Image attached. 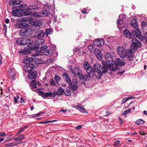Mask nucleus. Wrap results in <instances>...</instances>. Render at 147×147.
<instances>
[{"label":"nucleus","instance_id":"f8f14e48","mask_svg":"<svg viewBox=\"0 0 147 147\" xmlns=\"http://www.w3.org/2000/svg\"><path fill=\"white\" fill-rule=\"evenodd\" d=\"M141 47V44L139 40L136 38L132 40V44L131 45V49L132 50H136L137 49Z\"/></svg>","mask_w":147,"mask_h":147},{"label":"nucleus","instance_id":"cd10ccee","mask_svg":"<svg viewBox=\"0 0 147 147\" xmlns=\"http://www.w3.org/2000/svg\"><path fill=\"white\" fill-rule=\"evenodd\" d=\"M68 87L72 91H74L76 90L77 88V86L76 85L74 84H72V83L71 84H70L69 85H68Z\"/></svg>","mask_w":147,"mask_h":147},{"label":"nucleus","instance_id":"69168bd1","mask_svg":"<svg viewBox=\"0 0 147 147\" xmlns=\"http://www.w3.org/2000/svg\"><path fill=\"white\" fill-rule=\"evenodd\" d=\"M13 140L16 141H20L19 138V136L17 137L13 138Z\"/></svg>","mask_w":147,"mask_h":147},{"label":"nucleus","instance_id":"dca6fc26","mask_svg":"<svg viewBox=\"0 0 147 147\" xmlns=\"http://www.w3.org/2000/svg\"><path fill=\"white\" fill-rule=\"evenodd\" d=\"M45 32L42 30H40L36 32L34 34V37L36 38H40L44 36Z\"/></svg>","mask_w":147,"mask_h":147},{"label":"nucleus","instance_id":"3c124183","mask_svg":"<svg viewBox=\"0 0 147 147\" xmlns=\"http://www.w3.org/2000/svg\"><path fill=\"white\" fill-rule=\"evenodd\" d=\"M24 136L23 134H22L19 136V138L20 141H21L24 139Z\"/></svg>","mask_w":147,"mask_h":147},{"label":"nucleus","instance_id":"f03ea898","mask_svg":"<svg viewBox=\"0 0 147 147\" xmlns=\"http://www.w3.org/2000/svg\"><path fill=\"white\" fill-rule=\"evenodd\" d=\"M130 24L134 28V29L131 31L133 35L134 36H135L139 39H142V35L138 27L136 20L135 19L133 20L131 22Z\"/></svg>","mask_w":147,"mask_h":147},{"label":"nucleus","instance_id":"412c9836","mask_svg":"<svg viewBox=\"0 0 147 147\" xmlns=\"http://www.w3.org/2000/svg\"><path fill=\"white\" fill-rule=\"evenodd\" d=\"M94 53L98 59L101 60L102 59V55L100 50L98 49H95Z\"/></svg>","mask_w":147,"mask_h":147},{"label":"nucleus","instance_id":"f704fd0d","mask_svg":"<svg viewBox=\"0 0 147 147\" xmlns=\"http://www.w3.org/2000/svg\"><path fill=\"white\" fill-rule=\"evenodd\" d=\"M81 112L83 113L87 114V111L86 110L84 107H80L78 110Z\"/></svg>","mask_w":147,"mask_h":147},{"label":"nucleus","instance_id":"5fc2aeb1","mask_svg":"<svg viewBox=\"0 0 147 147\" xmlns=\"http://www.w3.org/2000/svg\"><path fill=\"white\" fill-rule=\"evenodd\" d=\"M93 45H89L88 47V49H90V51H92L93 49Z\"/></svg>","mask_w":147,"mask_h":147},{"label":"nucleus","instance_id":"a18cd8bd","mask_svg":"<svg viewBox=\"0 0 147 147\" xmlns=\"http://www.w3.org/2000/svg\"><path fill=\"white\" fill-rule=\"evenodd\" d=\"M39 14H40V12L38 13H32V16L34 17H41V16H40V15Z\"/></svg>","mask_w":147,"mask_h":147},{"label":"nucleus","instance_id":"13d9d810","mask_svg":"<svg viewBox=\"0 0 147 147\" xmlns=\"http://www.w3.org/2000/svg\"><path fill=\"white\" fill-rule=\"evenodd\" d=\"M82 125H78L76 127V129L77 130H79L82 128Z\"/></svg>","mask_w":147,"mask_h":147},{"label":"nucleus","instance_id":"338daca9","mask_svg":"<svg viewBox=\"0 0 147 147\" xmlns=\"http://www.w3.org/2000/svg\"><path fill=\"white\" fill-rule=\"evenodd\" d=\"M124 72V71H119L118 72V74L120 75H122L123 74Z\"/></svg>","mask_w":147,"mask_h":147},{"label":"nucleus","instance_id":"ea45409f","mask_svg":"<svg viewBox=\"0 0 147 147\" xmlns=\"http://www.w3.org/2000/svg\"><path fill=\"white\" fill-rule=\"evenodd\" d=\"M27 127V126H26L21 128L17 133V134H20L24 131V130Z\"/></svg>","mask_w":147,"mask_h":147},{"label":"nucleus","instance_id":"393cba45","mask_svg":"<svg viewBox=\"0 0 147 147\" xmlns=\"http://www.w3.org/2000/svg\"><path fill=\"white\" fill-rule=\"evenodd\" d=\"M15 26L17 28H22L23 27H24L25 26L24 23H20L16 24Z\"/></svg>","mask_w":147,"mask_h":147},{"label":"nucleus","instance_id":"79ce46f5","mask_svg":"<svg viewBox=\"0 0 147 147\" xmlns=\"http://www.w3.org/2000/svg\"><path fill=\"white\" fill-rule=\"evenodd\" d=\"M71 94V92L70 88H69V89L66 90L65 92V95H66L67 96H69Z\"/></svg>","mask_w":147,"mask_h":147},{"label":"nucleus","instance_id":"f257e3e1","mask_svg":"<svg viewBox=\"0 0 147 147\" xmlns=\"http://www.w3.org/2000/svg\"><path fill=\"white\" fill-rule=\"evenodd\" d=\"M102 66L101 64L98 63L94 64L93 66V67L95 69L96 72L99 75V79L101 78L103 74L106 73L108 71V66L105 61H102Z\"/></svg>","mask_w":147,"mask_h":147},{"label":"nucleus","instance_id":"4c0bfd02","mask_svg":"<svg viewBox=\"0 0 147 147\" xmlns=\"http://www.w3.org/2000/svg\"><path fill=\"white\" fill-rule=\"evenodd\" d=\"M51 32V29L50 28L46 29L45 30V34H46L47 36H48L49 35H50Z\"/></svg>","mask_w":147,"mask_h":147},{"label":"nucleus","instance_id":"ddd939ff","mask_svg":"<svg viewBox=\"0 0 147 147\" xmlns=\"http://www.w3.org/2000/svg\"><path fill=\"white\" fill-rule=\"evenodd\" d=\"M25 7H24L23 6H22L21 7V15L24 16H28L32 14V11H30L28 9V8L26 9H25Z\"/></svg>","mask_w":147,"mask_h":147},{"label":"nucleus","instance_id":"6e6552de","mask_svg":"<svg viewBox=\"0 0 147 147\" xmlns=\"http://www.w3.org/2000/svg\"><path fill=\"white\" fill-rule=\"evenodd\" d=\"M35 46L34 44L32 43V44L28 45L27 47L25 48L24 50L20 51L19 53L23 55L30 54L31 53V50L35 49Z\"/></svg>","mask_w":147,"mask_h":147},{"label":"nucleus","instance_id":"2eb2a0df","mask_svg":"<svg viewBox=\"0 0 147 147\" xmlns=\"http://www.w3.org/2000/svg\"><path fill=\"white\" fill-rule=\"evenodd\" d=\"M34 44L35 45V48L34 49L35 51L36 50V51L38 52H42L43 51H45V50L47 49L48 47L47 45H44L43 46L40 47L39 46L37 45H36V43L35 42H33Z\"/></svg>","mask_w":147,"mask_h":147},{"label":"nucleus","instance_id":"1a4fd4ad","mask_svg":"<svg viewBox=\"0 0 147 147\" xmlns=\"http://www.w3.org/2000/svg\"><path fill=\"white\" fill-rule=\"evenodd\" d=\"M114 63L112 65H111V67H110L109 69H110L112 71H115L117 69L118 65L123 66L125 64V63L123 62L119 58H117L115 59Z\"/></svg>","mask_w":147,"mask_h":147},{"label":"nucleus","instance_id":"7c9ffc66","mask_svg":"<svg viewBox=\"0 0 147 147\" xmlns=\"http://www.w3.org/2000/svg\"><path fill=\"white\" fill-rule=\"evenodd\" d=\"M127 58L129 61H131L133 60L134 57L133 56L132 52L131 51V53H129L128 55H127Z\"/></svg>","mask_w":147,"mask_h":147},{"label":"nucleus","instance_id":"58836bf2","mask_svg":"<svg viewBox=\"0 0 147 147\" xmlns=\"http://www.w3.org/2000/svg\"><path fill=\"white\" fill-rule=\"evenodd\" d=\"M35 61V63L36 64H40L42 63L41 59H39L37 58H36Z\"/></svg>","mask_w":147,"mask_h":147},{"label":"nucleus","instance_id":"8fccbe9b","mask_svg":"<svg viewBox=\"0 0 147 147\" xmlns=\"http://www.w3.org/2000/svg\"><path fill=\"white\" fill-rule=\"evenodd\" d=\"M38 93L40 96H41L43 98L44 97V92L39 90L38 91Z\"/></svg>","mask_w":147,"mask_h":147},{"label":"nucleus","instance_id":"603ef678","mask_svg":"<svg viewBox=\"0 0 147 147\" xmlns=\"http://www.w3.org/2000/svg\"><path fill=\"white\" fill-rule=\"evenodd\" d=\"M18 144V143L16 144L14 143H10L8 144V146L12 147L17 145Z\"/></svg>","mask_w":147,"mask_h":147},{"label":"nucleus","instance_id":"a211bd4d","mask_svg":"<svg viewBox=\"0 0 147 147\" xmlns=\"http://www.w3.org/2000/svg\"><path fill=\"white\" fill-rule=\"evenodd\" d=\"M123 33L126 37L129 39H131L132 36L134 37L136 36H133L132 34H131L128 29H126L123 31Z\"/></svg>","mask_w":147,"mask_h":147},{"label":"nucleus","instance_id":"774afa93","mask_svg":"<svg viewBox=\"0 0 147 147\" xmlns=\"http://www.w3.org/2000/svg\"><path fill=\"white\" fill-rule=\"evenodd\" d=\"M73 107L75 108L76 109L79 110L80 106H79L74 105L73 106Z\"/></svg>","mask_w":147,"mask_h":147},{"label":"nucleus","instance_id":"e433bc0d","mask_svg":"<svg viewBox=\"0 0 147 147\" xmlns=\"http://www.w3.org/2000/svg\"><path fill=\"white\" fill-rule=\"evenodd\" d=\"M15 76V73L13 71H11V72H9L8 74V76L10 78H13Z\"/></svg>","mask_w":147,"mask_h":147},{"label":"nucleus","instance_id":"e2e57ef3","mask_svg":"<svg viewBox=\"0 0 147 147\" xmlns=\"http://www.w3.org/2000/svg\"><path fill=\"white\" fill-rule=\"evenodd\" d=\"M4 29H3V30L5 31V32L7 31V26L5 24H4L3 25Z\"/></svg>","mask_w":147,"mask_h":147},{"label":"nucleus","instance_id":"09e8293b","mask_svg":"<svg viewBox=\"0 0 147 147\" xmlns=\"http://www.w3.org/2000/svg\"><path fill=\"white\" fill-rule=\"evenodd\" d=\"M49 83L51 85H52V86H57L56 85V82H55L52 79H51L49 81Z\"/></svg>","mask_w":147,"mask_h":147},{"label":"nucleus","instance_id":"4d7b16f0","mask_svg":"<svg viewBox=\"0 0 147 147\" xmlns=\"http://www.w3.org/2000/svg\"><path fill=\"white\" fill-rule=\"evenodd\" d=\"M123 23V21L122 20H119L117 22V24L120 25H121Z\"/></svg>","mask_w":147,"mask_h":147},{"label":"nucleus","instance_id":"4468645a","mask_svg":"<svg viewBox=\"0 0 147 147\" xmlns=\"http://www.w3.org/2000/svg\"><path fill=\"white\" fill-rule=\"evenodd\" d=\"M77 76L80 80L84 81V82L86 81L88 79L89 77L87 74L84 75L82 71H81V73L79 74Z\"/></svg>","mask_w":147,"mask_h":147},{"label":"nucleus","instance_id":"20e7f679","mask_svg":"<svg viewBox=\"0 0 147 147\" xmlns=\"http://www.w3.org/2000/svg\"><path fill=\"white\" fill-rule=\"evenodd\" d=\"M32 33V30L27 26L21 28L19 32V35L20 36L25 38L30 36Z\"/></svg>","mask_w":147,"mask_h":147},{"label":"nucleus","instance_id":"49530a36","mask_svg":"<svg viewBox=\"0 0 147 147\" xmlns=\"http://www.w3.org/2000/svg\"><path fill=\"white\" fill-rule=\"evenodd\" d=\"M53 93L51 92H46L44 94V97H47L49 96H51L52 95Z\"/></svg>","mask_w":147,"mask_h":147},{"label":"nucleus","instance_id":"680f3d73","mask_svg":"<svg viewBox=\"0 0 147 147\" xmlns=\"http://www.w3.org/2000/svg\"><path fill=\"white\" fill-rule=\"evenodd\" d=\"M119 123H120V125H121L122 123H123V121L122 120V119L119 117Z\"/></svg>","mask_w":147,"mask_h":147},{"label":"nucleus","instance_id":"5701e85b","mask_svg":"<svg viewBox=\"0 0 147 147\" xmlns=\"http://www.w3.org/2000/svg\"><path fill=\"white\" fill-rule=\"evenodd\" d=\"M40 16L41 17H45L49 15L50 14V12L48 10H45L40 12Z\"/></svg>","mask_w":147,"mask_h":147},{"label":"nucleus","instance_id":"4be33fe9","mask_svg":"<svg viewBox=\"0 0 147 147\" xmlns=\"http://www.w3.org/2000/svg\"><path fill=\"white\" fill-rule=\"evenodd\" d=\"M54 50L53 51L49 50H47L44 51L43 53L45 55L51 57L54 54Z\"/></svg>","mask_w":147,"mask_h":147},{"label":"nucleus","instance_id":"39448f33","mask_svg":"<svg viewBox=\"0 0 147 147\" xmlns=\"http://www.w3.org/2000/svg\"><path fill=\"white\" fill-rule=\"evenodd\" d=\"M83 67L88 75L90 77H93L95 75V72L91 67L89 63L87 61L85 62L83 64Z\"/></svg>","mask_w":147,"mask_h":147},{"label":"nucleus","instance_id":"423d86ee","mask_svg":"<svg viewBox=\"0 0 147 147\" xmlns=\"http://www.w3.org/2000/svg\"><path fill=\"white\" fill-rule=\"evenodd\" d=\"M117 52L120 57L124 58L128 55V54L131 53V50L129 49L126 50L123 47L119 46L117 49Z\"/></svg>","mask_w":147,"mask_h":147},{"label":"nucleus","instance_id":"7ed1b4c3","mask_svg":"<svg viewBox=\"0 0 147 147\" xmlns=\"http://www.w3.org/2000/svg\"><path fill=\"white\" fill-rule=\"evenodd\" d=\"M24 62L26 63L24 67V69L25 71L29 72L34 68V62L32 58L28 57L25 58Z\"/></svg>","mask_w":147,"mask_h":147},{"label":"nucleus","instance_id":"473e14b6","mask_svg":"<svg viewBox=\"0 0 147 147\" xmlns=\"http://www.w3.org/2000/svg\"><path fill=\"white\" fill-rule=\"evenodd\" d=\"M144 121L141 119H138L136 121V123L138 125H142L144 123Z\"/></svg>","mask_w":147,"mask_h":147},{"label":"nucleus","instance_id":"6e6d98bb","mask_svg":"<svg viewBox=\"0 0 147 147\" xmlns=\"http://www.w3.org/2000/svg\"><path fill=\"white\" fill-rule=\"evenodd\" d=\"M127 99V98H124L122 101L121 103L122 104H123L125 102H126L127 100H128Z\"/></svg>","mask_w":147,"mask_h":147},{"label":"nucleus","instance_id":"9b49d317","mask_svg":"<svg viewBox=\"0 0 147 147\" xmlns=\"http://www.w3.org/2000/svg\"><path fill=\"white\" fill-rule=\"evenodd\" d=\"M105 62L107 63V65L108 66V68L110 69V67H111V65H112L114 63V60L113 59L112 57L109 53H107L105 56Z\"/></svg>","mask_w":147,"mask_h":147},{"label":"nucleus","instance_id":"052dcab7","mask_svg":"<svg viewBox=\"0 0 147 147\" xmlns=\"http://www.w3.org/2000/svg\"><path fill=\"white\" fill-rule=\"evenodd\" d=\"M57 95L59 96V94L58 93V92H57H57H55L54 93H53V94H52V96L54 97H55V96Z\"/></svg>","mask_w":147,"mask_h":147},{"label":"nucleus","instance_id":"bf43d9fd","mask_svg":"<svg viewBox=\"0 0 147 147\" xmlns=\"http://www.w3.org/2000/svg\"><path fill=\"white\" fill-rule=\"evenodd\" d=\"M82 12L84 14H86L87 13V9L85 8H84L82 10Z\"/></svg>","mask_w":147,"mask_h":147},{"label":"nucleus","instance_id":"bb28decb","mask_svg":"<svg viewBox=\"0 0 147 147\" xmlns=\"http://www.w3.org/2000/svg\"><path fill=\"white\" fill-rule=\"evenodd\" d=\"M45 42V40L44 39L42 38H39L37 41L36 42H35L36 45L39 46L42 45Z\"/></svg>","mask_w":147,"mask_h":147},{"label":"nucleus","instance_id":"aec40b11","mask_svg":"<svg viewBox=\"0 0 147 147\" xmlns=\"http://www.w3.org/2000/svg\"><path fill=\"white\" fill-rule=\"evenodd\" d=\"M71 72L75 76H77L79 74L81 73V70L78 67H75L74 69H71Z\"/></svg>","mask_w":147,"mask_h":147},{"label":"nucleus","instance_id":"c03bdc74","mask_svg":"<svg viewBox=\"0 0 147 147\" xmlns=\"http://www.w3.org/2000/svg\"><path fill=\"white\" fill-rule=\"evenodd\" d=\"M54 79L56 82V84H58V81L60 80L61 78L60 76L56 75L55 76L54 78Z\"/></svg>","mask_w":147,"mask_h":147},{"label":"nucleus","instance_id":"37998d69","mask_svg":"<svg viewBox=\"0 0 147 147\" xmlns=\"http://www.w3.org/2000/svg\"><path fill=\"white\" fill-rule=\"evenodd\" d=\"M131 109L130 108L129 109L125 111H124L122 114L123 116H124L127 115L128 113H129L131 111Z\"/></svg>","mask_w":147,"mask_h":147},{"label":"nucleus","instance_id":"864d4df0","mask_svg":"<svg viewBox=\"0 0 147 147\" xmlns=\"http://www.w3.org/2000/svg\"><path fill=\"white\" fill-rule=\"evenodd\" d=\"M120 141L119 140H117L114 143V146H117L118 144H119Z\"/></svg>","mask_w":147,"mask_h":147},{"label":"nucleus","instance_id":"c756f323","mask_svg":"<svg viewBox=\"0 0 147 147\" xmlns=\"http://www.w3.org/2000/svg\"><path fill=\"white\" fill-rule=\"evenodd\" d=\"M28 9L30 10H34L38 8V7L36 5H30L28 7Z\"/></svg>","mask_w":147,"mask_h":147},{"label":"nucleus","instance_id":"f3484780","mask_svg":"<svg viewBox=\"0 0 147 147\" xmlns=\"http://www.w3.org/2000/svg\"><path fill=\"white\" fill-rule=\"evenodd\" d=\"M28 72L29 73L28 75V76L29 79H32L36 78L37 73L35 71H32L31 70Z\"/></svg>","mask_w":147,"mask_h":147},{"label":"nucleus","instance_id":"de8ad7c7","mask_svg":"<svg viewBox=\"0 0 147 147\" xmlns=\"http://www.w3.org/2000/svg\"><path fill=\"white\" fill-rule=\"evenodd\" d=\"M142 38L140 40H141L142 39H143V38H144L146 42H147V32H145L144 33L143 36H142Z\"/></svg>","mask_w":147,"mask_h":147},{"label":"nucleus","instance_id":"9d476101","mask_svg":"<svg viewBox=\"0 0 147 147\" xmlns=\"http://www.w3.org/2000/svg\"><path fill=\"white\" fill-rule=\"evenodd\" d=\"M26 4H21L18 6L13 7V8L14 9L12 11V13L14 16H18L19 15H21V7L23 6L24 7H26Z\"/></svg>","mask_w":147,"mask_h":147},{"label":"nucleus","instance_id":"0eeeda50","mask_svg":"<svg viewBox=\"0 0 147 147\" xmlns=\"http://www.w3.org/2000/svg\"><path fill=\"white\" fill-rule=\"evenodd\" d=\"M16 42L19 45H28L33 43V41L27 38L23 37L17 38L16 39Z\"/></svg>","mask_w":147,"mask_h":147},{"label":"nucleus","instance_id":"a19ab883","mask_svg":"<svg viewBox=\"0 0 147 147\" xmlns=\"http://www.w3.org/2000/svg\"><path fill=\"white\" fill-rule=\"evenodd\" d=\"M57 121V120H53L52 121H42L40 122L41 124H47V123H52Z\"/></svg>","mask_w":147,"mask_h":147},{"label":"nucleus","instance_id":"2f4dec72","mask_svg":"<svg viewBox=\"0 0 147 147\" xmlns=\"http://www.w3.org/2000/svg\"><path fill=\"white\" fill-rule=\"evenodd\" d=\"M141 25L143 30H146L147 29V23L146 22H142L141 23Z\"/></svg>","mask_w":147,"mask_h":147},{"label":"nucleus","instance_id":"a878e982","mask_svg":"<svg viewBox=\"0 0 147 147\" xmlns=\"http://www.w3.org/2000/svg\"><path fill=\"white\" fill-rule=\"evenodd\" d=\"M65 80L69 85L71 84L72 82L70 79L69 77L67 75L66 73H65Z\"/></svg>","mask_w":147,"mask_h":147},{"label":"nucleus","instance_id":"72a5a7b5","mask_svg":"<svg viewBox=\"0 0 147 147\" xmlns=\"http://www.w3.org/2000/svg\"><path fill=\"white\" fill-rule=\"evenodd\" d=\"M17 2V1H10L9 4L11 5H12L14 7V6L16 5H18L19 4H18Z\"/></svg>","mask_w":147,"mask_h":147},{"label":"nucleus","instance_id":"c9c22d12","mask_svg":"<svg viewBox=\"0 0 147 147\" xmlns=\"http://www.w3.org/2000/svg\"><path fill=\"white\" fill-rule=\"evenodd\" d=\"M64 92V90L61 87L59 88L57 90V92H58L59 94V96L61 95Z\"/></svg>","mask_w":147,"mask_h":147},{"label":"nucleus","instance_id":"c85d7f7f","mask_svg":"<svg viewBox=\"0 0 147 147\" xmlns=\"http://www.w3.org/2000/svg\"><path fill=\"white\" fill-rule=\"evenodd\" d=\"M30 84V86L32 88L35 89L37 88V84L36 82L34 80H32Z\"/></svg>","mask_w":147,"mask_h":147},{"label":"nucleus","instance_id":"0e129e2a","mask_svg":"<svg viewBox=\"0 0 147 147\" xmlns=\"http://www.w3.org/2000/svg\"><path fill=\"white\" fill-rule=\"evenodd\" d=\"M6 135V134L5 133H1L0 134V136L1 137H3Z\"/></svg>","mask_w":147,"mask_h":147},{"label":"nucleus","instance_id":"b1692460","mask_svg":"<svg viewBox=\"0 0 147 147\" xmlns=\"http://www.w3.org/2000/svg\"><path fill=\"white\" fill-rule=\"evenodd\" d=\"M40 24L37 22L35 23L33 25V30L34 31H37L40 29L41 26Z\"/></svg>","mask_w":147,"mask_h":147},{"label":"nucleus","instance_id":"6ab92c4d","mask_svg":"<svg viewBox=\"0 0 147 147\" xmlns=\"http://www.w3.org/2000/svg\"><path fill=\"white\" fill-rule=\"evenodd\" d=\"M94 44L95 45L100 47L104 44V41L102 39H97L94 41Z\"/></svg>","mask_w":147,"mask_h":147}]
</instances>
